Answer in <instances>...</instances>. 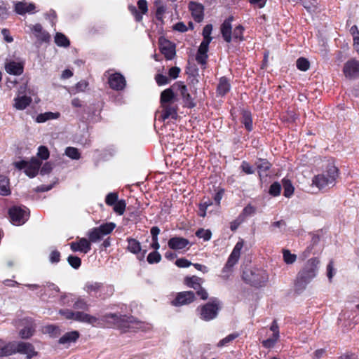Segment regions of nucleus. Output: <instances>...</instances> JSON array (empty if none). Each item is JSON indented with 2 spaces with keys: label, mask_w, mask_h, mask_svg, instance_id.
Instances as JSON below:
<instances>
[{
  "label": "nucleus",
  "mask_w": 359,
  "mask_h": 359,
  "mask_svg": "<svg viewBox=\"0 0 359 359\" xmlns=\"http://www.w3.org/2000/svg\"><path fill=\"white\" fill-rule=\"evenodd\" d=\"M243 277L247 282L259 286L268 280L266 272L262 269H248L243 272Z\"/></svg>",
  "instance_id": "nucleus-3"
},
{
  "label": "nucleus",
  "mask_w": 359,
  "mask_h": 359,
  "mask_svg": "<svg viewBox=\"0 0 359 359\" xmlns=\"http://www.w3.org/2000/svg\"><path fill=\"white\" fill-rule=\"evenodd\" d=\"M175 264L180 268L188 267L192 264L191 262L184 258L178 259L175 262Z\"/></svg>",
  "instance_id": "nucleus-57"
},
{
  "label": "nucleus",
  "mask_w": 359,
  "mask_h": 359,
  "mask_svg": "<svg viewBox=\"0 0 359 359\" xmlns=\"http://www.w3.org/2000/svg\"><path fill=\"white\" fill-rule=\"evenodd\" d=\"M210 43V39H203L199 46L198 52L207 54V52L208 50V46H209Z\"/></svg>",
  "instance_id": "nucleus-55"
},
{
  "label": "nucleus",
  "mask_w": 359,
  "mask_h": 359,
  "mask_svg": "<svg viewBox=\"0 0 359 359\" xmlns=\"http://www.w3.org/2000/svg\"><path fill=\"white\" fill-rule=\"evenodd\" d=\"M5 69L10 74L20 75L23 72V66L19 62L11 61L6 64Z\"/></svg>",
  "instance_id": "nucleus-20"
},
{
  "label": "nucleus",
  "mask_w": 359,
  "mask_h": 359,
  "mask_svg": "<svg viewBox=\"0 0 359 359\" xmlns=\"http://www.w3.org/2000/svg\"><path fill=\"white\" fill-rule=\"evenodd\" d=\"M32 102V98L26 95L18 96L14 99V107L18 110H23Z\"/></svg>",
  "instance_id": "nucleus-21"
},
{
  "label": "nucleus",
  "mask_w": 359,
  "mask_h": 359,
  "mask_svg": "<svg viewBox=\"0 0 359 359\" xmlns=\"http://www.w3.org/2000/svg\"><path fill=\"white\" fill-rule=\"evenodd\" d=\"M196 235L198 238H203L204 241H209L211 238L212 233L208 229H201L196 231Z\"/></svg>",
  "instance_id": "nucleus-47"
},
{
  "label": "nucleus",
  "mask_w": 359,
  "mask_h": 359,
  "mask_svg": "<svg viewBox=\"0 0 359 359\" xmlns=\"http://www.w3.org/2000/svg\"><path fill=\"white\" fill-rule=\"evenodd\" d=\"M11 355L18 353L26 355L27 359H31L38 355L34 346L28 342L23 341H11Z\"/></svg>",
  "instance_id": "nucleus-5"
},
{
  "label": "nucleus",
  "mask_w": 359,
  "mask_h": 359,
  "mask_svg": "<svg viewBox=\"0 0 359 359\" xmlns=\"http://www.w3.org/2000/svg\"><path fill=\"white\" fill-rule=\"evenodd\" d=\"M68 263L74 269H78L81 266V259L76 256L70 255L67 258Z\"/></svg>",
  "instance_id": "nucleus-51"
},
{
  "label": "nucleus",
  "mask_w": 359,
  "mask_h": 359,
  "mask_svg": "<svg viewBox=\"0 0 359 359\" xmlns=\"http://www.w3.org/2000/svg\"><path fill=\"white\" fill-rule=\"evenodd\" d=\"M110 87L116 90H121L126 86L125 78L118 73L111 74L108 79Z\"/></svg>",
  "instance_id": "nucleus-13"
},
{
  "label": "nucleus",
  "mask_w": 359,
  "mask_h": 359,
  "mask_svg": "<svg viewBox=\"0 0 359 359\" xmlns=\"http://www.w3.org/2000/svg\"><path fill=\"white\" fill-rule=\"evenodd\" d=\"M115 227L116 224L114 223L109 222L102 224L97 228L100 231V232L103 233V236H104L110 233L114 229Z\"/></svg>",
  "instance_id": "nucleus-40"
},
{
  "label": "nucleus",
  "mask_w": 359,
  "mask_h": 359,
  "mask_svg": "<svg viewBox=\"0 0 359 359\" xmlns=\"http://www.w3.org/2000/svg\"><path fill=\"white\" fill-rule=\"evenodd\" d=\"M8 214L12 224L17 226L23 224L29 217V212L25 207L14 206L10 208Z\"/></svg>",
  "instance_id": "nucleus-8"
},
{
  "label": "nucleus",
  "mask_w": 359,
  "mask_h": 359,
  "mask_svg": "<svg viewBox=\"0 0 359 359\" xmlns=\"http://www.w3.org/2000/svg\"><path fill=\"white\" fill-rule=\"evenodd\" d=\"M195 298V294L191 291L182 292L177 294L172 304L176 306L189 304L193 302Z\"/></svg>",
  "instance_id": "nucleus-11"
},
{
  "label": "nucleus",
  "mask_w": 359,
  "mask_h": 359,
  "mask_svg": "<svg viewBox=\"0 0 359 359\" xmlns=\"http://www.w3.org/2000/svg\"><path fill=\"white\" fill-rule=\"evenodd\" d=\"M79 337V334L77 331L67 332L60 338L59 343L61 344H69L76 341Z\"/></svg>",
  "instance_id": "nucleus-24"
},
{
  "label": "nucleus",
  "mask_w": 359,
  "mask_h": 359,
  "mask_svg": "<svg viewBox=\"0 0 359 359\" xmlns=\"http://www.w3.org/2000/svg\"><path fill=\"white\" fill-rule=\"evenodd\" d=\"M327 276L329 280L331 281L332 278H333L335 273L332 261H330V263L328 264L327 266Z\"/></svg>",
  "instance_id": "nucleus-59"
},
{
  "label": "nucleus",
  "mask_w": 359,
  "mask_h": 359,
  "mask_svg": "<svg viewBox=\"0 0 359 359\" xmlns=\"http://www.w3.org/2000/svg\"><path fill=\"white\" fill-rule=\"evenodd\" d=\"M316 174L312 179L311 188L321 190L333 187L339 176V170L332 158L320 159L316 163Z\"/></svg>",
  "instance_id": "nucleus-1"
},
{
  "label": "nucleus",
  "mask_w": 359,
  "mask_h": 359,
  "mask_svg": "<svg viewBox=\"0 0 359 359\" xmlns=\"http://www.w3.org/2000/svg\"><path fill=\"white\" fill-rule=\"evenodd\" d=\"M88 236L89 238L90 243H96L100 241L103 236V233L100 232L97 227L92 229L88 233Z\"/></svg>",
  "instance_id": "nucleus-30"
},
{
  "label": "nucleus",
  "mask_w": 359,
  "mask_h": 359,
  "mask_svg": "<svg viewBox=\"0 0 359 359\" xmlns=\"http://www.w3.org/2000/svg\"><path fill=\"white\" fill-rule=\"evenodd\" d=\"M128 249L130 252L137 254L141 251L140 243L137 240L134 238H129L128 240Z\"/></svg>",
  "instance_id": "nucleus-31"
},
{
  "label": "nucleus",
  "mask_w": 359,
  "mask_h": 359,
  "mask_svg": "<svg viewBox=\"0 0 359 359\" xmlns=\"http://www.w3.org/2000/svg\"><path fill=\"white\" fill-rule=\"evenodd\" d=\"M11 194L8 180L4 175H0V195L8 196Z\"/></svg>",
  "instance_id": "nucleus-28"
},
{
  "label": "nucleus",
  "mask_w": 359,
  "mask_h": 359,
  "mask_svg": "<svg viewBox=\"0 0 359 359\" xmlns=\"http://www.w3.org/2000/svg\"><path fill=\"white\" fill-rule=\"evenodd\" d=\"M280 189H281L280 184L278 182H274L270 187L269 193L271 195H272L273 196H276L279 195V194L280 192Z\"/></svg>",
  "instance_id": "nucleus-53"
},
{
  "label": "nucleus",
  "mask_w": 359,
  "mask_h": 359,
  "mask_svg": "<svg viewBox=\"0 0 359 359\" xmlns=\"http://www.w3.org/2000/svg\"><path fill=\"white\" fill-rule=\"evenodd\" d=\"M238 337V333L230 334L229 335L226 336L225 338L220 340L219 341L217 346L219 347L224 346L226 345L227 344L230 343L231 341H232L233 340H234L235 339H236Z\"/></svg>",
  "instance_id": "nucleus-46"
},
{
  "label": "nucleus",
  "mask_w": 359,
  "mask_h": 359,
  "mask_svg": "<svg viewBox=\"0 0 359 359\" xmlns=\"http://www.w3.org/2000/svg\"><path fill=\"white\" fill-rule=\"evenodd\" d=\"M212 30V25H207L205 26V27L203 28V39H210V41H212V37L210 36Z\"/></svg>",
  "instance_id": "nucleus-54"
},
{
  "label": "nucleus",
  "mask_w": 359,
  "mask_h": 359,
  "mask_svg": "<svg viewBox=\"0 0 359 359\" xmlns=\"http://www.w3.org/2000/svg\"><path fill=\"white\" fill-rule=\"evenodd\" d=\"M55 42L59 46L67 47L69 44L67 38L62 33H57L55 36Z\"/></svg>",
  "instance_id": "nucleus-38"
},
{
  "label": "nucleus",
  "mask_w": 359,
  "mask_h": 359,
  "mask_svg": "<svg viewBox=\"0 0 359 359\" xmlns=\"http://www.w3.org/2000/svg\"><path fill=\"white\" fill-rule=\"evenodd\" d=\"M34 332V327L31 323H29L27 326H26L25 328L22 329L20 332L19 335L22 339H28L31 337Z\"/></svg>",
  "instance_id": "nucleus-35"
},
{
  "label": "nucleus",
  "mask_w": 359,
  "mask_h": 359,
  "mask_svg": "<svg viewBox=\"0 0 359 359\" xmlns=\"http://www.w3.org/2000/svg\"><path fill=\"white\" fill-rule=\"evenodd\" d=\"M49 151L45 146H40L38 149L37 156L41 158L40 161L47 160L49 157Z\"/></svg>",
  "instance_id": "nucleus-48"
},
{
  "label": "nucleus",
  "mask_w": 359,
  "mask_h": 359,
  "mask_svg": "<svg viewBox=\"0 0 359 359\" xmlns=\"http://www.w3.org/2000/svg\"><path fill=\"white\" fill-rule=\"evenodd\" d=\"M60 313L63 315L67 319H74L75 320L95 325L97 322V318L82 312H73L69 310L60 311Z\"/></svg>",
  "instance_id": "nucleus-9"
},
{
  "label": "nucleus",
  "mask_w": 359,
  "mask_h": 359,
  "mask_svg": "<svg viewBox=\"0 0 359 359\" xmlns=\"http://www.w3.org/2000/svg\"><path fill=\"white\" fill-rule=\"evenodd\" d=\"M279 336H276L275 334H272V337L269 339L264 340L262 341V344L265 348H270L274 346L276 343L277 342Z\"/></svg>",
  "instance_id": "nucleus-45"
},
{
  "label": "nucleus",
  "mask_w": 359,
  "mask_h": 359,
  "mask_svg": "<svg viewBox=\"0 0 359 359\" xmlns=\"http://www.w3.org/2000/svg\"><path fill=\"white\" fill-rule=\"evenodd\" d=\"M231 20V19L230 18L225 20L221 26V32L222 36L224 39L228 43L232 40Z\"/></svg>",
  "instance_id": "nucleus-22"
},
{
  "label": "nucleus",
  "mask_w": 359,
  "mask_h": 359,
  "mask_svg": "<svg viewBox=\"0 0 359 359\" xmlns=\"http://www.w3.org/2000/svg\"><path fill=\"white\" fill-rule=\"evenodd\" d=\"M230 90V84L226 78H221L217 86V92L219 95H224Z\"/></svg>",
  "instance_id": "nucleus-29"
},
{
  "label": "nucleus",
  "mask_w": 359,
  "mask_h": 359,
  "mask_svg": "<svg viewBox=\"0 0 359 359\" xmlns=\"http://www.w3.org/2000/svg\"><path fill=\"white\" fill-rule=\"evenodd\" d=\"M65 154L72 159L78 160L81 157V154L78 149L75 147H69L65 149Z\"/></svg>",
  "instance_id": "nucleus-39"
},
{
  "label": "nucleus",
  "mask_w": 359,
  "mask_h": 359,
  "mask_svg": "<svg viewBox=\"0 0 359 359\" xmlns=\"http://www.w3.org/2000/svg\"><path fill=\"white\" fill-rule=\"evenodd\" d=\"M257 164L258 172H259L260 177H262V175L266 176L267 174L266 172L270 168V163L265 160H259L257 163Z\"/></svg>",
  "instance_id": "nucleus-34"
},
{
  "label": "nucleus",
  "mask_w": 359,
  "mask_h": 359,
  "mask_svg": "<svg viewBox=\"0 0 359 359\" xmlns=\"http://www.w3.org/2000/svg\"><path fill=\"white\" fill-rule=\"evenodd\" d=\"M126 207V201L124 200H120V201H118L114 205V210L118 215H122L125 212Z\"/></svg>",
  "instance_id": "nucleus-42"
},
{
  "label": "nucleus",
  "mask_w": 359,
  "mask_h": 359,
  "mask_svg": "<svg viewBox=\"0 0 359 359\" xmlns=\"http://www.w3.org/2000/svg\"><path fill=\"white\" fill-rule=\"evenodd\" d=\"M74 307L76 309H85L87 308V304L83 299H79L75 302Z\"/></svg>",
  "instance_id": "nucleus-62"
},
{
  "label": "nucleus",
  "mask_w": 359,
  "mask_h": 359,
  "mask_svg": "<svg viewBox=\"0 0 359 359\" xmlns=\"http://www.w3.org/2000/svg\"><path fill=\"white\" fill-rule=\"evenodd\" d=\"M180 72V69L177 67H173L169 70V76L172 79H176L178 77L179 73Z\"/></svg>",
  "instance_id": "nucleus-63"
},
{
  "label": "nucleus",
  "mask_w": 359,
  "mask_h": 359,
  "mask_svg": "<svg viewBox=\"0 0 359 359\" xmlns=\"http://www.w3.org/2000/svg\"><path fill=\"white\" fill-rule=\"evenodd\" d=\"M320 261L318 258L310 259L306 264L303 270L298 276L297 284L302 285L303 287L316 277Z\"/></svg>",
  "instance_id": "nucleus-2"
},
{
  "label": "nucleus",
  "mask_w": 359,
  "mask_h": 359,
  "mask_svg": "<svg viewBox=\"0 0 359 359\" xmlns=\"http://www.w3.org/2000/svg\"><path fill=\"white\" fill-rule=\"evenodd\" d=\"M220 309V302L214 299L201 307L199 309L200 318L205 321L215 318Z\"/></svg>",
  "instance_id": "nucleus-6"
},
{
  "label": "nucleus",
  "mask_w": 359,
  "mask_h": 359,
  "mask_svg": "<svg viewBox=\"0 0 359 359\" xmlns=\"http://www.w3.org/2000/svg\"><path fill=\"white\" fill-rule=\"evenodd\" d=\"M243 27L241 25L239 26H237L231 36H232V39H235V40H238V41H241L243 39Z\"/></svg>",
  "instance_id": "nucleus-49"
},
{
  "label": "nucleus",
  "mask_w": 359,
  "mask_h": 359,
  "mask_svg": "<svg viewBox=\"0 0 359 359\" xmlns=\"http://www.w3.org/2000/svg\"><path fill=\"white\" fill-rule=\"evenodd\" d=\"M11 342H6L0 339V356H8L11 355Z\"/></svg>",
  "instance_id": "nucleus-32"
},
{
  "label": "nucleus",
  "mask_w": 359,
  "mask_h": 359,
  "mask_svg": "<svg viewBox=\"0 0 359 359\" xmlns=\"http://www.w3.org/2000/svg\"><path fill=\"white\" fill-rule=\"evenodd\" d=\"M161 255L156 251L149 253L147 257V261L149 264L158 263L161 261Z\"/></svg>",
  "instance_id": "nucleus-50"
},
{
  "label": "nucleus",
  "mask_w": 359,
  "mask_h": 359,
  "mask_svg": "<svg viewBox=\"0 0 359 359\" xmlns=\"http://www.w3.org/2000/svg\"><path fill=\"white\" fill-rule=\"evenodd\" d=\"M58 114L46 112L44 114H39L36 118V121L39 123H43L48 120L55 119L58 117Z\"/></svg>",
  "instance_id": "nucleus-36"
},
{
  "label": "nucleus",
  "mask_w": 359,
  "mask_h": 359,
  "mask_svg": "<svg viewBox=\"0 0 359 359\" xmlns=\"http://www.w3.org/2000/svg\"><path fill=\"white\" fill-rule=\"evenodd\" d=\"M342 73L348 80L359 79V60L355 57L348 60L343 65Z\"/></svg>",
  "instance_id": "nucleus-7"
},
{
  "label": "nucleus",
  "mask_w": 359,
  "mask_h": 359,
  "mask_svg": "<svg viewBox=\"0 0 359 359\" xmlns=\"http://www.w3.org/2000/svg\"><path fill=\"white\" fill-rule=\"evenodd\" d=\"M52 169H53L52 164L49 162H46L42 166L40 172L41 175H46V174L50 173L51 172Z\"/></svg>",
  "instance_id": "nucleus-60"
},
{
  "label": "nucleus",
  "mask_w": 359,
  "mask_h": 359,
  "mask_svg": "<svg viewBox=\"0 0 359 359\" xmlns=\"http://www.w3.org/2000/svg\"><path fill=\"white\" fill-rule=\"evenodd\" d=\"M32 31L39 41L46 42L50 39V35L43 30L42 26L40 24L34 25L32 27Z\"/></svg>",
  "instance_id": "nucleus-23"
},
{
  "label": "nucleus",
  "mask_w": 359,
  "mask_h": 359,
  "mask_svg": "<svg viewBox=\"0 0 359 359\" xmlns=\"http://www.w3.org/2000/svg\"><path fill=\"white\" fill-rule=\"evenodd\" d=\"M35 10V6L33 4H27L26 2L20 1L18 2L15 5V11L20 15H24L25 13H34Z\"/></svg>",
  "instance_id": "nucleus-18"
},
{
  "label": "nucleus",
  "mask_w": 359,
  "mask_h": 359,
  "mask_svg": "<svg viewBox=\"0 0 359 359\" xmlns=\"http://www.w3.org/2000/svg\"><path fill=\"white\" fill-rule=\"evenodd\" d=\"M102 289L103 286L100 283L93 282L87 283L84 287V290L90 295H96Z\"/></svg>",
  "instance_id": "nucleus-25"
},
{
  "label": "nucleus",
  "mask_w": 359,
  "mask_h": 359,
  "mask_svg": "<svg viewBox=\"0 0 359 359\" xmlns=\"http://www.w3.org/2000/svg\"><path fill=\"white\" fill-rule=\"evenodd\" d=\"M242 170L246 174H252L254 172V169L247 162L243 161L241 166Z\"/></svg>",
  "instance_id": "nucleus-58"
},
{
  "label": "nucleus",
  "mask_w": 359,
  "mask_h": 359,
  "mask_svg": "<svg viewBox=\"0 0 359 359\" xmlns=\"http://www.w3.org/2000/svg\"><path fill=\"white\" fill-rule=\"evenodd\" d=\"M244 242L243 240L239 241L236 245L234 246L233 251L231 252L227 262L226 264V267L231 268L233 267L238 261L241 256V251L243 247Z\"/></svg>",
  "instance_id": "nucleus-12"
},
{
  "label": "nucleus",
  "mask_w": 359,
  "mask_h": 359,
  "mask_svg": "<svg viewBox=\"0 0 359 359\" xmlns=\"http://www.w3.org/2000/svg\"><path fill=\"white\" fill-rule=\"evenodd\" d=\"M203 282V280L198 276H193L191 277H187L184 279L185 284L194 288V290H198L200 288L201 283Z\"/></svg>",
  "instance_id": "nucleus-26"
},
{
  "label": "nucleus",
  "mask_w": 359,
  "mask_h": 359,
  "mask_svg": "<svg viewBox=\"0 0 359 359\" xmlns=\"http://www.w3.org/2000/svg\"><path fill=\"white\" fill-rule=\"evenodd\" d=\"M155 79L158 86L165 85L169 82L168 77L163 74H157Z\"/></svg>",
  "instance_id": "nucleus-56"
},
{
  "label": "nucleus",
  "mask_w": 359,
  "mask_h": 359,
  "mask_svg": "<svg viewBox=\"0 0 359 359\" xmlns=\"http://www.w3.org/2000/svg\"><path fill=\"white\" fill-rule=\"evenodd\" d=\"M168 244L170 248L175 250H180L188 246L189 245V241L184 238L173 237L169 240Z\"/></svg>",
  "instance_id": "nucleus-15"
},
{
  "label": "nucleus",
  "mask_w": 359,
  "mask_h": 359,
  "mask_svg": "<svg viewBox=\"0 0 359 359\" xmlns=\"http://www.w3.org/2000/svg\"><path fill=\"white\" fill-rule=\"evenodd\" d=\"M189 9L194 20L197 22H201L203 19V6L201 4L191 2Z\"/></svg>",
  "instance_id": "nucleus-16"
},
{
  "label": "nucleus",
  "mask_w": 359,
  "mask_h": 359,
  "mask_svg": "<svg viewBox=\"0 0 359 359\" xmlns=\"http://www.w3.org/2000/svg\"><path fill=\"white\" fill-rule=\"evenodd\" d=\"M256 212V208L252 206L251 204H248L247 206L244 208L242 213L240 215V218H243V219L249 216L252 215Z\"/></svg>",
  "instance_id": "nucleus-43"
},
{
  "label": "nucleus",
  "mask_w": 359,
  "mask_h": 359,
  "mask_svg": "<svg viewBox=\"0 0 359 359\" xmlns=\"http://www.w3.org/2000/svg\"><path fill=\"white\" fill-rule=\"evenodd\" d=\"M42 161L36 158H32L29 161H20L14 163V165L19 170L24 169L25 173L29 177H34L39 172Z\"/></svg>",
  "instance_id": "nucleus-4"
},
{
  "label": "nucleus",
  "mask_w": 359,
  "mask_h": 359,
  "mask_svg": "<svg viewBox=\"0 0 359 359\" xmlns=\"http://www.w3.org/2000/svg\"><path fill=\"white\" fill-rule=\"evenodd\" d=\"M176 100V96L171 88H167L161 92L160 102L161 106H165L173 103Z\"/></svg>",
  "instance_id": "nucleus-17"
},
{
  "label": "nucleus",
  "mask_w": 359,
  "mask_h": 359,
  "mask_svg": "<svg viewBox=\"0 0 359 359\" xmlns=\"http://www.w3.org/2000/svg\"><path fill=\"white\" fill-rule=\"evenodd\" d=\"M159 48L168 60H171L175 55L174 44L163 37L159 39Z\"/></svg>",
  "instance_id": "nucleus-10"
},
{
  "label": "nucleus",
  "mask_w": 359,
  "mask_h": 359,
  "mask_svg": "<svg viewBox=\"0 0 359 359\" xmlns=\"http://www.w3.org/2000/svg\"><path fill=\"white\" fill-rule=\"evenodd\" d=\"M304 7L309 12L313 11L317 6L316 0H299Z\"/></svg>",
  "instance_id": "nucleus-44"
},
{
  "label": "nucleus",
  "mask_w": 359,
  "mask_h": 359,
  "mask_svg": "<svg viewBox=\"0 0 359 359\" xmlns=\"http://www.w3.org/2000/svg\"><path fill=\"white\" fill-rule=\"evenodd\" d=\"M242 122L245 125V127L248 130H252V123L250 112L248 111H243L242 112Z\"/></svg>",
  "instance_id": "nucleus-33"
},
{
  "label": "nucleus",
  "mask_w": 359,
  "mask_h": 359,
  "mask_svg": "<svg viewBox=\"0 0 359 359\" xmlns=\"http://www.w3.org/2000/svg\"><path fill=\"white\" fill-rule=\"evenodd\" d=\"M117 201L118 194L116 193H109L105 199V202L108 205H114Z\"/></svg>",
  "instance_id": "nucleus-52"
},
{
  "label": "nucleus",
  "mask_w": 359,
  "mask_h": 359,
  "mask_svg": "<svg viewBox=\"0 0 359 359\" xmlns=\"http://www.w3.org/2000/svg\"><path fill=\"white\" fill-rule=\"evenodd\" d=\"M177 89L179 90L180 95H182L184 102L185 104L188 107H194L195 106L194 102H193V100L190 95V94L188 93L187 88L185 85H184L182 83H177Z\"/></svg>",
  "instance_id": "nucleus-19"
},
{
  "label": "nucleus",
  "mask_w": 359,
  "mask_h": 359,
  "mask_svg": "<svg viewBox=\"0 0 359 359\" xmlns=\"http://www.w3.org/2000/svg\"><path fill=\"white\" fill-rule=\"evenodd\" d=\"M138 8L142 13L147 12V3L145 0H139L137 2Z\"/></svg>",
  "instance_id": "nucleus-64"
},
{
  "label": "nucleus",
  "mask_w": 359,
  "mask_h": 359,
  "mask_svg": "<svg viewBox=\"0 0 359 359\" xmlns=\"http://www.w3.org/2000/svg\"><path fill=\"white\" fill-rule=\"evenodd\" d=\"M70 248L74 252H81L86 254L90 250L91 245L86 238H81L78 241L71 243Z\"/></svg>",
  "instance_id": "nucleus-14"
},
{
  "label": "nucleus",
  "mask_w": 359,
  "mask_h": 359,
  "mask_svg": "<svg viewBox=\"0 0 359 359\" xmlns=\"http://www.w3.org/2000/svg\"><path fill=\"white\" fill-rule=\"evenodd\" d=\"M207 57H208L207 54L198 52L196 59L198 63L203 65L206 63Z\"/></svg>",
  "instance_id": "nucleus-61"
},
{
  "label": "nucleus",
  "mask_w": 359,
  "mask_h": 359,
  "mask_svg": "<svg viewBox=\"0 0 359 359\" xmlns=\"http://www.w3.org/2000/svg\"><path fill=\"white\" fill-rule=\"evenodd\" d=\"M161 107L163 108L161 117L163 120H165L169 117L173 118L176 117V109L174 107L170 106V104H165V106H161Z\"/></svg>",
  "instance_id": "nucleus-27"
},
{
  "label": "nucleus",
  "mask_w": 359,
  "mask_h": 359,
  "mask_svg": "<svg viewBox=\"0 0 359 359\" xmlns=\"http://www.w3.org/2000/svg\"><path fill=\"white\" fill-rule=\"evenodd\" d=\"M283 187L284 189V196L290 198L292 196V183L290 180L284 178L283 180Z\"/></svg>",
  "instance_id": "nucleus-41"
},
{
  "label": "nucleus",
  "mask_w": 359,
  "mask_h": 359,
  "mask_svg": "<svg viewBox=\"0 0 359 359\" xmlns=\"http://www.w3.org/2000/svg\"><path fill=\"white\" fill-rule=\"evenodd\" d=\"M296 66L300 71L306 72L310 67V62L305 57H299L296 62Z\"/></svg>",
  "instance_id": "nucleus-37"
}]
</instances>
